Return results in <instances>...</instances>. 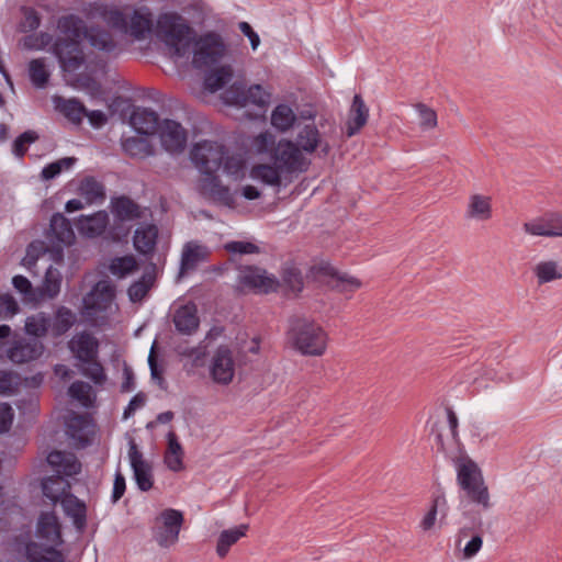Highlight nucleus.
I'll return each mask as SVG.
<instances>
[{"label": "nucleus", "mask_w": 562, "mask_h": 562, "mask_svg": "<svg viewBox=\"0 0 562 562\" xmlns=\"http://www.w3.org/2000/svg\"><path fill=\"white\" fill-rule=\"evenodd\" d=\"M226 251L234 255H252L259 254L260 247L248 240H233L224 245Z\"/></svg>", "instance_id": "13d9d810"}, {"label": "nucleus", "mask_w": 562, "mask_h": 562, "mask_svg": "<svg viewBox=\"0 0 562 562\" xmlns=\"http://www.w3.org/2000/svg\"><path fill=\"white\" fill-rule=\"evenodd\" d=\"M161 122L157 112L147 108H136L130 116V123L135 132L145 136L156 135Z\"/></svg>", "instance_id": "412c9836"}, {"label": "nucleus", "mask_w": 562, "mask_h": 562, "mask_svg": "<svg viewBox=\"0 0 562 562\" xmlns=\"http://www.w3.org/2000/svg\"><path fill=\"white\" fill-rule=\"evenodd\" d=\"M250 144L257 155L266 156L269 160H271V156L274 154V148L278 146L276 136L269 131H265L256 135L251 139Z\"/></svg>", "instance_id": "a18cd8bd"}, {"label": "nucleus", "mask_w": 562, "mask_h": 562, "mask_svg": "<svg viewBox=\"0 0 562 562\" xmlns=\"http://www.w3.org/2000/svg\"><path fill=\"white\" fill-rule=\"evenodd\" d=\"M369 116V109L367 108L362 97L355 94L349 117L347 121V136L356 135L367 123Z\"/></svg>", "instance_id": "cd10ccee"}, {"label": "nucleus", "mask_w": 562, "mask_h": 562, "mask_svg": "<svg viewBox=\"0 0 562 562\" xmlns=\"http://www.w3.org/2000/svg\"><path fill=\"white\" fill-rule=\"evenodd\" d=\"M50 325L52 317L44 312H38L26 317L24 330L29 336L42 338L50 334Z\"/></svg>", "instance_id": "c9c22d12"}, {"label": "nucleus", "mask_w": 562, "mask_h": 562, "mask_svg": "<svg viewBox=\"0 0 562 562\" xmlns=\"http://www.w3.org/2000/svg\"><path fill=\"white\" fill-rule=\"evenodd\" d=\"M12 284L21 294L24 295V300L30 302L34 301L32 284L27 278L23 276H15L12 279Z\"/></svg>", "instance_id": "774afa93"}, {"label": "nucleus", "mask_w": 562, "mask_h": 562, "mask_svg": "<svg viewBox=\"0 0 562 562\" xmlns=\"http://www.w3.org/2000/svg\"><path fill=\"white\" fill-rule=\"evenodd\" d=\"M153 20L149 12H142L135 9L128 19L127 33L136 40H143L150 32Z\"/></svg>", "instance_id": "f704fd0d"}, {"label": "nucleus", "mask_w": 562, "mask_h": 562, "mask_svg": "<svg viewBox=\"0 0 562 562\" xmlns=\"http://www.w3.org/2000/svg\"><path fill=\"white\" fill-rule=\"evenodd\" d=\"M158 30L168 46L173 48L177 57L190 53L194 34L187 21L178 13H165L158 19Z\"/></svg>", "instance_id": "9d476101"}, {"label": "nucleus", "mask_w": 562, "mask_h": 562, "mask_svg": "<svg viewBox=\"0 0 562 562\" xmlns=\"http://www.w3.org/2000/svg\"><path fill=\"white\" fill-rule=\"evenodd\" d=\"M525 232L533 236H555L551 214L525 223Z\"/></svg>", "instance_id": "09e8293b"}, {"label": "nucleus", "mask_w": 562, "mask_h": 562, "mask_svg": "<svg viewBox=\"0 0 562 562\" xmlns=\"http://www.w3.org/2000/svg\"><path fill=\"white\" fill-rule=\"evenodd\" d=\"M21 384V378L12 371H0V394L13 395Z\"/></svg>", "instance_id": "5fc2aeb1"}, {"label": "nucleus", "mask_w": 562, "mask_h": 562, "mask_svg": "<svg viewBox=\"0 0 562 562\" xmlns=\"http://www.w3.org/2000/svg\"><path fill=\"white\" fill-rule=\"evenodd\" d=\"M296 115L288 104H278L271 113V125L279 132H286L294 126Z\"/></svg>", "instance_id": "ea45409f"}, {"label": "nucleus", "mask_w": 562, "mask_h": 562, "mask_svg": "<svg viewBox=\"0 0 562 562\" xmlns=\"http://www.w3.org/2000/svg\"><path fill=\"white\" fill-rule=\"evenodd\" d=\"M336 286L341 291L352 292L361 286V281L347 273H338L336 276Z\"/></svg>", "instance_id": "338daca9"}, {"label": "nucleus", "mask_w": 562, "mask_h": 562, "mask_svg": "<svg viewBox=\"0 0 562 562\" xmlns=\"http://www.w3.org/2000/svg\"><path fill=\"white\" fill-rule=\"evenodd\" d=\"M246 91L243 82H234L224 90L223 101L228 105L246 106Z\"/></svg>", "instance_id": "3c124183"}, {"label": "nucleus", "mask_w": 562, "mask_h": 562, "mask_svg": "<svg viewBox=\"0 0 562 562\" xmlns=\"http://www.w3.org/2000/svg\"><path fill=\"white\" fill-rule=\"evenodd\" d=\"M50 232L54 238L63 245H71L75 233L69 221L63 214H55L50 220Z\"/></svg>", "instance_id": "4c0bfd02"}, {"label": "nucleus", "mask_w": 562, "mask_h": 562, "mask_svg": "<svg viewBox=\"0 0 562 562\" xmlns=\"http://www.w3.org/2000/svg\"><path fill=\"white\" fill-rule=\"evenodd\" d=\"M249 526L241 524L236 527L223 530L217 538L216 554L220 558H225L229 552L231 547L237 543L243 537L246 536Z\"/></svg>", "instance_id": "72a5a7b5"}, {"label": "nucleus", "mask_w": 562, "mask_h": 562, "mask_svg": "<svg viewBox=\"0 0 562 562\" xmlns=\"http://www.w3.org/2000/svg\"><path fill=\"white\" fill-rule=\"evenodd\" d=\"M61 273L57 268L49 266L45 273V279L43 282V292L48 297H55L60 291L61 285Z\"/></svg>", "instance_id": "603ef678"}, {"label": "nucleus", "mask_w": 562, "mask_h": 562, "mask_svg": "<svg viewBox=\"0 0 562 562\" xmlns=\"http://www.w3.org/2000/svg\"><path fill=\"white\" fill-rule=\"evenodd\" d=\"M47 462L59 474L66 476H74L81 470V463L70 452L53 451L47 456Z\"/></svg>", "instance_id": "a878e982"}, {"label": "nucleus", "mask_w": 562, "mask_h": 562, "mask_svg": "<svg viewBox=\"0 0 562 562\" xmlns=\"http://www.w3.org/2000/svg\"><path fill=\"white\" fill-rule=\"evenodd\" d=\"M233 70L229 65L210 69L204 76L205 89L210 92H216L232 79Z\"/></svg>", "instance_id": "58836bf2"}, {"label": "nucleus", "mask_w": 562, "mask_h": 562, "mask_svg": "<svg viewBox=\"0 0 562 562\" xmlns=\"http://www.w3.org/2000/svg\"><path fill=\"white\" fill-rule=\"evenodd\" d=\"M270 97L260 85L250 86L246 91V106L252 104L266 109L270 103Z\"/></svg>", "instance_id": "864d4df0"}, {"label": "nucleus", "mask_w": 562, "mask_h": 562, "mask_svg": "<svg viewBox=\"0 0 562 562\" xmlns=\"http://www.w3.org/2000/svg\"><path fill=\"white\" fill-rule=\"evenodd\" d=\"M184 451L173 431L167 434V449L164 454L166 467L172 472H180L184 469Z\"/></svg>", "instance_id": "c85d7f7f"}, {"label": "nucleus", "mask_w": 562, "mask_h": 562, "mask_svg": "<svg viewBox=\"0 0 562 562\" xmlns=\"http://www.w3.org/2000/svg\"><path fill=\"white\" fill-rule=\"evenodd\" d=\"M189 159L200 176H246L248 170V153L231 150L218 140L202 139L194 143L189 151Z\"/></svg>", "instance_id": "7ed1b4c3"}, {"label": "nucleus", "mask_w": 562, "mask_h": 562, "mask_svg": "<svg viewBox=\"0 0 562 562\" xmlns=\"http://www.w3.org/2000/svg\"><path fill=\"white\" fill-rule=\"evenodd\" d=\"M76 314L68 307L60 306L57 308L55 316L52 318L50 335L59 337L67 333L76 323Z\"/></svg>", "instance_id": "e433bc0d"}, {"label": "nucleus", "mask_w": 562, "mask_h": 562, "mask_svg": "<svg viewBox=\"0 0 562 562\" xmlns=\"http://www.w3.org/2000/svg\"><path fill=\"white\" fill-rule=\"evenodd\" d=\"M66 426L69 436L81 447L90 443L95 431V425L88 414L71 415L67 419Z\"/></svg>", "instance_id": "aec40b11"}, {"label": "nucleus", "mask_w": 562, "mask_h": 562, "mask_svg": "<svg viewBox=\"0 0 562 562\" xmlns=\"http://www.w3.org/2000/svg\"><path fill=\"white\" fill-rule=\"evenodd\" d=\"M128 459L137 487L143 492L149 491L154 485L153 467L144 459L134 441L130 442Z\"/></svg>", "instance_id": "dca6fc26"}, {"label": "nucleus", "mask_w": 562, "mask_h": 562, "mask_svg": "<svg viewBox=\"0 0 562 562\" xmlns=\"http://www.w3.org/2000/svg\"><path fill=\"white\" fill-rule=\"evenodd\" d=\"M19 312L16 301L9 294L0 296V318H10Z\"/></svg>", "instance_id": "69168bd1"}, {"label": "nucleus", "mask_w": 562, "mask_h": 562, "mask_svg": "<svg viewBox=\"0 0 562 562\" xmlns=\"http://www.w3.org/2000/svg\"><path fill=\"white\" fill-rule=\"evenodd\" d=\"M283 282L292 292H300L303 289V279L296 268H288L284 270Z\"/></svg>", "instance_id": "0e129e2a"}, {"label": "nucleus", "mask_w": 562, "mask_h": 562, "mask_svg": "<svg viewBox=\"0 0 562 562\" xmlns=\"http://www.w3.org/2000/svg\"><path fill=\"white\" fill-rule=\"evenodd\" d=\"M45 350L38 340L16 339L7 350V357L13 363H26L38 359Z\"/></svg>", "instance_id": "a211bd4d"}, {"label": "nucleus", "mask_w": 562, "mask_h": 562, "mask_svg": "<svg viewBox=\"0 0 562 562\" xmlns=\"http://www.w3.org/2000/svg\"><path fill=\"white\" fill-rule=\"evenodd\" d=\"M38 135L34 131H25L20 134L12 143V153L18 158H22L31 144L36 142Z\"/></svg>", "instance_id": "6e6d98bb"}, {"label": "nucleus", "mask_w": 562, "mask_h": 562, "mask_svg": "<svg viewBox=\"0 0 562 562\" xmlns=\"http://www.w3.org/2000/svg\"><path fill=\"white\" fill-rule=\"evenodd\" d=\"M36 537L42 541L41 544L30 542L25 547L30 562H64V555L57 549L63 543L60 524L54 512L41 514Z\"/></svg>", "instance_id": "20e7f679"}, {"label": "nucleus", "mask_w": 562, "mask_h": 562, "mask_svg": "<svg viewBox=\"0 0 562 562\" xmlns=\"http://www.w3.org/2000/svg\"><path fill=\"white\" fill-rule=\"evenodd\" d=\"M161 146L168 153H181L187 146V130L177 121L165 119L157 134Z\"/></svg>", "instance_id": "ddd939ff"}, {"label": "nucleus", "mask_w": 562, "mask_h": 562, "mask_svg": "<svg viewBox=\"0 0 562 562\" xmlns=\"http://www.w3.org/2000/svg\"><path fill=\"white\" fill-rule=\"evenodd\" d=\"M78 161L76 157H64L46 165L40 176H59L63 171H69Z\"/></svg>", "instance_id": "4d7b16f0"}, {"label": "nucleus", "mask_w": 562, "mask_h": 562, "mask_svg": "<svg viewBox=\"0 0 562 562\" xmlns=\"http://www.w3.org/2000/svg\"><path fill=\"white\" fill-rule=\"evenodd\" d=\"M492 199L481 193H472L467 203L464 217L475 222H487L492 218Z\"/></svg>", "instance_id": "4be33fe9"}, {"label": "nucleus", "mask_w": 562, "mask_h": 562, "mask_svg": "<svg viewBox=\"0 0 562 562\" xmlns=\"http://www.w3.org/2000/svg\"><path fill=\"white\" fill-rule=\"evenodd\" d=\"M43 496L52 504H61L66 496L70 495L71 485L60 475H52L42 481Z\"/></svg>", "instance_id": "5701e85b"}, {"label": "nucleus", "mask_w": 562, "mask_h": 562, "mask_svg": "<svg viewBox=\"0 0 562 562\" xmlns=\"http://www.w3.org/2000/svg\"><path fill=\"white\" fill-rule=\"evenodd\" d=\"M533 272L539 283H548L562 278V266L553 260L540 261L535 266Z\"/></svg>", "instance_id": "49530a36"}, {"label": "nucleus", "mask_w": 562, "mask_h": 562, "mask_svg": "<svg viewBox=\"0 0 562 562\" xmlns=\"http://www.w3.org/2000/svg\"><path fill=\"white\" fill-rule=\"evenodd\" d=\"M210 374L217 384H229L235 375V360L232 350L220 346L214 352L210 363Z\"/></svg>", "instance_id": "4468645a"}, {"label": "nucleus", "mask_w": 562, "mask_h": 562, "mask_svg": "<svg viewBox=\"0 0 562 562\" xmlns=\"http://www.w3.org/2000/svg\"><path fill=\"white\" fill-rule=\"evenodd\" d=\"M68 393L71 398L79 402V404L83 407H92L95 402V394L92 390V386L82 381L74 382L68 390Z\"/></svg>", "instance_id": "de8ad7c7"}, {"label": "nucleus", "mask_w": 562, "mask_h": 562, "mask_svg": "<svg viewBox=\"0 0 562 562\" xmlns=\"http://www.w3.org/2000/svg\"><path fill=\"white\" fill-rule=\"evenodd\" d=\"M58 35L52 44V53L56 57L64 74L77 75L86 66V55L82 40L86 38L91 47L112 53L116 48L112 35L100 26H87L85 21L68 14L58 19Z\"/></svg>", "instance_id": "f257e3e1"}, {"label": "nucleus", "mask_w": 562, "mask_h": 562, "mask_svg": "<svg viewBox=\"0 0 562 562\" xmlns=\"http://www.w3.org/2000/svg\"><path fill=\"white\" fill-rule=\"evenodd\" d=\"M296 145L306 153L319 149V156H327L330 151L329 143L319 134L314 123L305 124L297 133Z\"/></svg>", "instance_id": "6ab92c4d"}, {"label": "nucleus", "mask_w": 562, "mask_h": 562, "mask_svg": "<svg viewBox=\"0 0 562 562\" xmlns=\"http://www.w3.org/2000/svg\"><path fill=\"white\" fill-rule=\"evenodd\" d=\"M184 517L182 512L173 508L161 510L154 519L151 536L162 549H169L178 543Z\"/></svg>", "instance_id": "9b49d317"}, {"label": "nucleus", "mask_w": 562, "mask_h": 562, "mask_svg": "<svg viewBox=\"0 0 562 562\" xmlns=\"http://www.w3.org/2000/svg\"><path fill=\"white\" fill-rule=\"evenodd\" d=\"M207 248L195 241H189L184 245L181 255V273H186L196 268V266L207 258Z\"/></svg>", "instance_id": "2f4dec72"}, {"label": "nucleus", "mask_w": 562, "mask_h": 562, "mask_svg": "<svg viewBox=\"0 0 562 562\" xmlns=\"http://www.w3.org/2000/svg\"><path fill=\"white\" fill-rule=\"evenodd\" d=\"M198 308L195 304L188 303L178 307L173 315L176 329L183 335L193 334L199 327Z\"/></svg>", "instance_id": "b1692460"}, {"label": "nucleus", "mask_w": 562, "mask_h": 562, "mask_svg": "<svg viewBox=\"0 0 562 562\" xmlns=\"http://www.w3.org/2000/svg\"><path fill=\"white\" fill-rule=\"evenodd\" d=\"M68 348L79 361L80 372L89 378L95 385H103L106 374L102 364L97 360L99 353V341L90 333L81 331L71 337Z\"/></svg>", "instance_id": "423d86ee"}, {"label": "nucleus", "mask_w": 562, "mask_h": 562, "mask_svg": "<svg viewBox=\"0 0 562 562\" xmlns=\"http://www.w3.org/2000/svg\"><path fill=\"white\" fill-rule=\"evenodd\" d=\"M109 269L113 276L125 278L137 270V262L133 256L116 257L112 259Z\"/></svg>", "instance_id": "8fccbe9b"}, {"label": "nucleus", "mask_w": 562, "mask_h": 562, "mask_svg": "<svg viewBox=\"0 0 562 562\" xmlns=\"http://www.w3.org/2000/svg\"><path fill=\"white\" fill-rule=\"evenodd\" d=\"M308 166L310 160L295 143L281 139L274 148L270 164L254 166L248 176H280L281 172H305Z\"/></svg>", "instance_id": "39448f33"}, {"label": "nucleus", "mask_w": 562, "mask_h": 562, "mask_svg": "<svg viewBox=\"0 0 562 562\" xmlns=\"http://www.w3.org/2000/svg\"><path fill=\"white\" fill-rule=\"evenodd\" d=\"M199 189L207 201L238 213L245 211L241 198L256 200L261 195L260 190L254 186H245L240 191H232L222 184L220 178H201Z\"/></svg>", "instance_id": "6e6552de"}, {"label": "nucleus", "mask_w": 562, "mask_h": 562, "mask_svg": "<svg viewBox=\"0 0 562 562\" xmlns=\"http://www.w3.org/2000/svg\"><path fill=\"white\" fill-rule=\"evenodd\" d=\"M157 237L158 228L156 225H142L134 233V247L140 254H151L155 250Z\"/></svg>", "instance_id": "7c9ffc66"}, {"label": "nucleus", "mask_w": 562, "mask_h": 562, "mask_svg": "<svg viewBox=\"0 0 562 562\" xmlns=\"http://www.w3.org/2000/svg\"><path fill=\"white\" fill-rule=\"evenodd\" d=\"M238 283L243 289L262 293L274 291L278 285L274 277L268 276L265 270L257 267H244L240 269Z\"/></svg>", "instance_id": "2eb2a0df"}, {"label": "nucleus", "mask_w": 562, "mask_h": 562, "mask_svg": "<svg viewBox=\"0 0 562 562\" xmlns=\"http://www.w3.org/2000/svg\"><path fill=\"white\" fill-rule=\"evenodd\" d=\"M415 108L423 130H431L437 126V114L432 109L424 103H417Z\"/></svg>", "instance_id": "bf43d9fd"}, {"label": "nucleus", "mask_w": 562, "mask_h": 562, "mask_svg": "<svg viewBox=\"0 0 562 562\" xmlns=\"http://www.w3.org/2000/svg\"><path fill=\"white\" fill-rule=\"evenodd\" d=\"M113 215L120 221H135L144 216V209L126 196L113 199L111 202Z\"/></svg>", "instance_id": "c756f323"}, {"label": "nucleus", "mask_w": 562, "mask_h": 562, "mask_svg": "<svg viewBox=\"0 0 562 562\" xmlns=\"http://www.w3.org/2000/svg\"><path fill=\"white\" fill-rule=\"evenodd\" d=\"M449 512L447 497L443 493L438 492L432 495L429 508L419 521V529L423 532H429L438 526L443 525Z\"/></svg>", "instance_id": "f3484780"}, {"label": "nucleus", "mask_w": 562, "mask_h": 562, "mask_svg": "<svg viewBox=\"0 0 562 562\" xmlns=\"http://www.w3.org/2000/svg\"><path fill=\"white\" fill-rule=\"evenodd\" d=\"M79 191L87 205L102 203L104 200V188L95 178H85L79 187Z\"/></svg>", "instance_id": "c03bdc74"}, {"label": "nucleus", "mask_w": 562, "mask_h": 562, "mask_svg": "<svg viewBox=\"0 0 562 562\" xmlns=\"http://www.w3.org/2000/svg\"><path fill=\"white\" fill-rule=\"evenodd\" d=\"M65 515L69 517L78 531H83L87 526V505L74 494L64 498L60 504Z\"/></svg>", "instance_id": "bb28decb"}, {"label": "nucleus", "mask_w": 562, "mask_h": 562, "mask_svg": "<svg viewBox=\"0 0 562 562\" xmlns=\"http://www.w3.org/2000/svg\"><path fill=\"white\" fill-rule=\"evenodd\" d=\"M41 24V18L36 10L32 8H24V16L21 21L22 32H33L38 29Z\"/></svg>", "instance_id": "e2e57ef3"}, {"label": "nucleus", "mask_w": 562, "mask_h": 562, "mask_svg": "<svg viewBox=\"0 0 562 562\" xmlns=\"http://www.w3.org/2000/svg\"><path fill=\"white\" fill-rule=\"evenodd\" d=\"M155 282V267H150V269L146 270L142 278L134 282L128 288V297L132 302H139L142 301L148 293V291L151 289Z\"/></svg>", "instance_id": "a19ab883"}, {"label": "nucleus", "mask_w": 562, "mask_h": 562, "mask_svg": "<svg viewBox=\"0 0 562 562\" xmlns=\"http://www.w3.org/2000/svg\"><path fill=\"white\" fill-rule=\"evenodd\" d=\"M124 151L131 157L146 158L154 155V147L144 137H130L122 143Z\"/></svg>", "instance_id": "37998d69"}, {"label": "nucleus", "mask_w": 562, "mask_h": 562, "mask_svg": "<svg viewBox=\"0 0 562 562\" xmlns=\"http://www.w3.org/2000/svg\"><path fill=\"white\" fill-rule=\"evenodd\" d=\"M115 290L108 281L98 282L83 297L81 314L93 325L100 326L117 311Z\"/></svg>", "instance_id": "1a4fd4ad"}, {"label": "nucleus", "mask_w": 562, "mask_h": 562, "mask_svg": "<svg viewBox=\"0 0 562 562\" xmlns=\"http://www.w3.org/2000/svg\"><path fill=\"white\" fill-rule=\"evenodd\" d=\"M494 431L491 429L488 425L483 423H474L470 429V436L474 443L485 445L491 437H493Z\"/></svg>", "instance_id": "052dcab7"}, {"label": "nucleus", "mask_w": 562, "mask_h": 562, "mask_svg": "<svg viewBox=\"0 0 562 562\" xmlns=\"http://www.w3.org/2000/svg\"><path fill=\"white\" fill-rule=\"evenodd\" d=\"M41 255H45V247L42 241H33L26 248V255L22 260V265L31 269L37 261Z\"/></svg>", "instance_id": "680f3d73"}, {"label": "nucleus", "mask_w": 562, "mask_h": 562, "mask_svg": "<svg viewBox=\"0 0 562 562\" xmlns=\"http://www.w3.org/2000/svg\"><path fill=\"white\" fill-rule=\"evenodd\" d=\"M193 67L204 69L217 65L225 54L226 46L222 36L215 32H207L198 40H193Z\"/></svg>", "instance_id": "f8f14e48"}, {"label": "nucleus", "mask_w": 562, "mask_h": 562, "mask_svg": "<svg viewBox=\"0 0 562 562\" xmlns=\"http://www.w3.org/2000/svg\"><path fill=\"white\" fill-rule=\"evenodd\" d=\"M288 339L303 356L321 357L327 349L328 336L321 325L306 318L293 321Z\"/></svg>", "instance_id": "0eeeda50"}, {"label": "nucleus", "mask_w": 562, "mask_h": 562, "mask_svg": "<svg viewBox=\"0 0 562 562\" xmlns=\"http://www.w3.org/2000/svg\"><path fill=\"white\" fill-rule=\"evenodd\" d=\"M29 78L36 89H45L49 82L50 72L44 58H35L29 63Z\"/></svg>", "instance_id": "79ce46f5"}, {"label": "nucleus", "mask_w": 562, "mask_h": 562, "mask_svg": "<svg viewBox=\"0 0 562 562\" xmlns=\"http://www.w3.org/2000/svg\"><path fill=\"white\" fill-rule=\"evenodd\" d=\"M446 430L447 441L443 440L445 435L442 432L437 435V441L453 463L458 485L470 502L476 504L483 510H488L492 507L488 487L484 481L482 470L461 446L458 417L451 409L447 412Z\"/></svg>", "instance_id": "f03ea898"}, {"label": "nucleus", "mask_w": 562, "mask_h": 562, "mask_svg": "<svg viewBox=\"0 0 562 562\" xmlns=\"http://www.w3.org/2000/svg\"><path fill=\"white\" fill-rule=\"evenodd\" d=\"M55 109L60 112L68 121L79 125L86 113V106L78 99H65L54 97Z\"/></svg>", "instance_id": "473e14b6"}, {"label": "nucleus", "mask_w": 562, "mask_h": 562, "mask_svg": "<svg viewBox=\"0 0 562 562\" xmlns=\"http://www.w3.org/2000/svg\"><path fill=\"white\" fill-rule=\"evenodd\" d=\"M108 225L109 215L105 211H99L92 215H82L76 223L78 232L87 237L101 235Z\"/></svg>", "instance_id": "393cba45"}]
</instances>
